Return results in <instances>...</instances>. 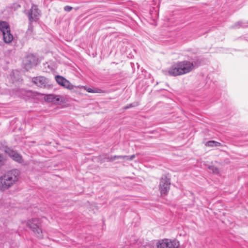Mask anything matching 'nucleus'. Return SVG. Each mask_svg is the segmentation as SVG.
<instances>
[{
    "instance_id": "2eb2a0df",
    "label": "nucleus",
    "mask_w": 248,
    "mask_h": 248,
    "mask_svg": "<svg viewBox=\"0 0 248 248\" xmlns=\"http://www.w3.org/2000/svg\"><path fill=\"white\" fill-rule=\"evenodd\" d=\"M5 161V158L4 157V156L0 155V167L2 166Z\"/></svg>"
},
{
    "instance_id": "423d86ee",
    "label": "nucleus",
    "mask_w": 248,
    "mask_h": 248,
    "mask_svg": "<svg viewBox=\"0 0 248 248\" xmlns=\"http://www.w3.org/2000/svg\"><path fill=\"white\" fill-rule=\"evenodd\" d=\"M170 182L166 176L162 177L160 179L159 189L161 195H166L169 190Z\"/></svg>"
},
{
    "instance_id": "f3484780",
    "label": "nucleus",
    "mask_w": 248,
    "mask_h": 248,
    "mask_svg": "<svg viewBox=\"0 0 248 248\" xmlns=\"http://www.w3.org/2000/svg\"><path fill=\"white\" fill-rule=\"evenodd\" d=\"M73 8L70 6H65L64 7V10L66 12H70L72 10Z\"/></svg>"
},
{
    "instance_id": "a211bd4d",
    "label": "nucleus",
    "mask_w": 248,
    "mask_h": 248,
    "mask_svg": "<svg viewBox=\"0 0 248 248\" xmlns=\"http://www.w3.org/2000/svg\"><path fill=\"white\" fill-rule=\"evenodd\" d=\"M118 157H121V159L129 160V156L128 155H119Z\"/></svg>"
},
{
    "instance_id": "7ed1b4c3",
    "label": "nucleus",
    "mask_w": 248,
    "mask_h": 248,
    "mask_svg": "<svg viewBox=\"0 0 248 248\" xmlns=\"http://www.w3.org/2000/svg\"><path fill=\"white\" fill-rule=\"evenodd\" d=\"M0 31L2 33L4 42L9 43L13 40V36L11 33L9 24L6 21H0Z\"/></svg>"
},
{
    "instance_id": "f257e3e1",
    "label": "nucleus",
    "mask_w": 248,
    "mask_h": 248,
    "mask_svg": "<svg viewBox=\"0 0 248 248\" xmlns=\"http://www.w3.org/2000/svg\"><path fill=\"white\" fill-rule=\"evenodd\" d=\"M20 171L13 169L0 177V191H4L15 185L19 180Z\"/></svg>"
},
{
    "instance_id": "6ab92c4d",
    "label": "nucleus",
    "mask_w": 248,
    "mask_h": 248,
    "mask_svg": "<svg viewBox=\"0 0 248 248\" xmlns=\"http://www.w3.org/2000/svg\"><path fill=\"white\" fill-rule=\"evenodd\" d=\"M209 169L210 170H212L214 173H216L217 172V169L216 168H214L213 167L210 166L209 167Z\"/></svg>"
},
{
    "instance_id": "20e7f679",
    "label": "nucleus",
    "mask_w": 248,
    "mask_h": 248,
    "mask_svg": "<svg viewBox=\"0 0 248 248\" xmlns=\"http://www.w3.org/2000/svg\"><path fill=\"white\" fill-rule=\"evenodd\" d=\"M156 246L157 248H178L180 243L176 239L165 238L158 240Z\"/></svg>"
},
{
    "instance_id": "1a4fd4ad",
    "label": "nucleus",
    "mask_w": 248,
    "mask_h": 248,
    "mask_svg": "<svg viewBox=\"0 0 248 248\" xmlns=\"http://www.w3.org/2000/svg\"><path fill=\"white\" fill-rule=\"evenodd\" d=\"M55 79L59 85L63 86V87L69 90H72L74 89V86L71 84V83L68 80L64 78L63 77L60 76H56L55 77Z\"/></svg>"
},
{
    "instance_id": "6e6552de",
    "label": "nucleus",
    "mask_w": 248,
    "mask_h": 248,
    "mask_svg": "<svg viewBox=\"0 0 248 248\" xmlns=\"http://www.w3.org/2000/svg\"><path fill=\"white\" fill-rule=\"evenodd\" d=\"M38 221L39 220L37 218L32 219L31 220H29L27 222V225L33 231V232L38 234V237H42V235L41 234L42 233V231L38 225Z\"/></svg>"
},
{
    "instance_id": "393cba45",
    "label": "nucleus",
    "mask_w": 248,
    "mask_h": 248,
    "mask_svg": "<svg viewBox=\"0 0 248 248\" xmlns=\"http://www.w3.org/2000/svg\"><path fill=\"white\" fill-rule=\"evenodd\" d=\"M217 144H218V146H220V143H219V142H218V143H217Z\"/></svg>"
},
{
    "instance_id": "0eeeda50",
    "label": "nucleus",
    "mask_w": 248,
    "mask_h": 248,
    "mask_svg": "<svg viewBox=\"0 0 248 248\" xmlns=\"http://www.w3.org/2000/svg\"><path fill=\"white\" fill-rule=\"evenodd\" d=\"M44 98L46 102L54 104H59L65 101V98L63 96L54 94H45Z\"/></svg>"
},
{
    "instance_id": "39448f33",
    "label": "nucleus",
    "mask_w": 248,
    "mask_h": 248,
    "mask_svg": "<svg viewBox=\"0 0 248 248\" xmlns=\"http://www.w3.org/2000/svg\"><path fill=\"white\" fill-rule=\"evenodd\" d=\"M39 15L40 14L37 6L32 5L28 15L30 21V25L29 29L27 31V33L31 34L32 32V27L31 26V23L32 22L36 21L39 18Z\"/></svg>"
},
{
    "instance_id": "9d476101",
    "label": "nucleus",
    "mask_w": 248,
    "mask_h": 248,
    "mask_svg": "<svg viewBox=\"0 0 248 248\" xmlns=\"http://www.w3.org/2000/svg\"><path fill=\"white\" fill-rule=\"evenodd\" d=\"M32 82L38 87L44 88L47 83V80L44 77L39 76L33 78Z\"/></svg>"
},
{
    "instance_id": "f03ea898",
    "label": "nucleus",
    "mask_w": 248,
    "mask_h": 248,
    "mask_svg": "<svg viewBox=\"0 0 248 248\" xmlns=\"http://www.w3.org/2000/svg\"><path fill=\"white\" fill-rule=\"evenodd\" d=\"M194 68V65L193 62L183 61L173 64L167 72L170 76L175 77L188 73Z\"/></svg>"
},
{
    "instance_id": "ddd939ff",
    "label": "nucleus",
    "mask_w": 248,
    "mask_h": 248,
    "mask_svg": "<svg viewBox=\"0 0 248 248\" xmlns=\"http://www.w3.org/2000/svg\"><path fill=\"white\" fill-rule=\"evenodd\" d=\"M205 145L208 147H214L217 145V142L214 140L209 141L205 143Z\"/></svg>"
},
{
    "instance_id": "9b49d317",
    "label": "nucleus",
    "mask_w": 248,
    "mask_h": 248,
    "mask_svg": "<svg viewBox=\"0 0 248 248\" xmlns=\"http://www.w3.org/2000/svg\"><path fill=\"white\" fill-rule=\"evenodd\" d=\"M5 153L14 160L18 162H21L22 161V156L16 151L10 148L5 150Z\"/></svg>"
},
{
    "instance_id": "5701e85b",
    "label": "nucleus",
    "mask_w": 248,
    "mask_h": 248,
    "mask_svg": "<svg viewBox=\"0 0 248 248\" xmlns=\"http://www.w3.org/2000/svg\"><path fill=\"white\" fill-rule=\"evenodd\" d=\"M135 157V155H133L131 156H129V160H132Z\"/></svg>"
},
{
    "instance_id": "4468645a",
    "label": "nucleus",
    "mask_w": 248,
    "mask_h": 248,
    "mask_svg": "<svg viewBox=\"0 0 248 248\" xmlns=\"http://www.w3.org/2000/svg\"><path fill=\"white\" fill-rule=\"evenodd\" d=\"M138 243V241L136 240L134 238H131L129 242L127 244V245H134Z\"/></svg>"
},
{
    "instance_id": "f8f14e48",
    "label": "nucleus",
    "mask_w": 248,
    "mask_h": 248,
    "mask_svg": "<svg viewBox=\"0 0 248 248\" xmlns=\"http://www.w3.org/2000/svg\"><path fill=\"white\" fill-rule=\"evenodd\" d=\"M82 88L86 90L88 93H100V90L99 89H93L90 88H88L85 86H83Z\"/></svg>"
},
{
    "instance_id": "4be33fe9",
    "label": "nucleus",
    "mask_w": 248,
    "mask_h": 248,
    "mask_svg": "<svg viewBox=\"0 0 248 248\" xmlns=\"http://www.w3.org/2000/svg\"><path fill=\"white\" fill-rule=\"evenodd\" d=\"M241 22H238L237 23H236L234 25V28H238V27H240L241 26V25H240L241 24Z\"/></svg>"
},
{
    "instance_id": "aec40b11",
    "label": "nucleus",
    "mask_w": 248,
    "mask_h": 248,
    "mask_svg": "<svg viewBox=\"0 0 248 248\" xmlns=\"http://www.w3.org/2000/svg\"><path fill=\"white\" fill-rule=\"evenodd\" d=\"M33 58L32 56H29L26 58V61L29 62V64H31V60L33 59Z\"/></svg>"
},
{
    "instance_id": "412c9836",
    "label": "nucleus",
    "mask_w": 248,
    "mask_h": 248,
    "mask_svg": "<svg viewBox=\"0 0 248 248\" xmlns=\"http://www.w3.org/2000/svg\"><path fill=\"white\" fill-rule=\"evenodd\" d=\"M119 156V155H114V156H111L110 158V160L113 161L117 158H121V157H118Z\"/></svg>"
},
{
    "instance_id": "dca6fc26",
    "label": "nucleus",
    "mask_w": 248,
    "mask_h": 248,
    "mask_svg": "<svg viewBox=\"0 0 248 248\" xmlns=\"http://www.w3.org/2000/svg\"><path fill=\"white\" fill-rule=\"evenodd\" d=\"M139 248H153V247L151 244L149 243L143 246H141Z\"/></svg>"
},
{
    "instance_id": "b1692460",
    "label": "nucleus",
    "mask_w": 248,
    "mask_h": 248,
    "mask_svg": "<svg viewBox=\"0 0 248 248\" xmlns=\"http://www.w3.org/2000/svg\"><path fill=\"white\" fill-rule=\"evenodd\" d=\"M135 105H132V104H130L129 107H126V108H129V107H134Z\"/></svg>"
}]
</instances>
